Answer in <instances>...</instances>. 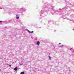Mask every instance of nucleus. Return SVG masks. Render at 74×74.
<instances>
[{
    "instance_id": "obj_1",
    "label": "nucleus",
    "mask_w": 74,
    "mask_h": 74,
    "mask_svg": "<svg viewBox=\"0 0 74 74\" xmlns=\"http://www.w3.org/2000/svg\"><path fill=\"white\" fill-rule=\"evenodd\" d=\"M55 7L54 6H52L51 7V6H47L46 5H44V10H42L41 11V15L42 14H44V12H46L47 14H48V12L49 11H51L50 12H51V13H55V12H60L62 11V9H59V10L56 9V10H54V11L53 10V8Z\"/></svg>"
},
{
    "instance_id": "obj_2",
    "label": "nucleus",
    "mask_w": 74,
    "mask_h": 74,
    "mask_svg": "<svg viewBox=\"0 0 74 74\" xmlns=\"http://www.w3.org/2000/svg\"><path fill=\"white\" fill-rule=\"evenodd\" d=\"M12 12H13V11H12V10L10 9L9 10V14H11V13H12Z\"/></svg>"
},
{
    "instance_id": "obj_3",
    "label": "nucleus",
    "mask_w": 74,
    "mask_h": 74,
    "mask_svg": "<svg viewBox=\"0 0 74 74\" xmlns=\"http://www.w3.org/2000/svg\"><path fill=\"white\" fill-rule=\"evenodd\" d=\"M27 30V31H28V32H29V33H33V32H34V31H32L31 32L28 29H26Z\"/></svg>"
},
{
    "instance_id": "obj_4",
    "label": "nucleus",
    "mask_w": 74,
    "mask_h": 74,
    "mask_svg": "<svg viewBox=\"0 0 74 74\" xmlns=\"http://www.w3.org/2000/svg\"><path fill=\"white\" fill-rule=\"evenodd\" d=\"M16 18L17 19H18L19 18V16L18 15H16Z\"/></svg>"
},
{
    "instance_id": "obj_5",
    "label": "nucleus",
    "mask_w": 74,
    "mask_h": 74,
    "mask_svg": "<svg viewBox=\"0 0 74 74\" xmlns=\"http://www.w3.org/2000/svg\"><path fill=\"white\" fill-rule=\"evenodd\" d=\"M40 41H38L36 43V44L38 45H40Z\"/></svg>"
},
{
    "instance_id": "obj_6",
    "label": "nucleus",
    "mask_w": 74,
    "mask_h": 74,
    "mask_svg": "<svg viewBox=\"0 0 74 74\" xmlns=\"http://www.w3.org/2000/svg\"><path fill=\"white\" fill-rule=\"evenodd\" d=\"M20 10L21 12H23V8L20 9Z\"/></svg>"
},
{
    "instance_id": "obj_7",
    "label": "nucleus",
    "mask_w": 74,
    "mask_h": 74,
    "mask_svg": "<svg viewBox=\"0 0 74 74\" xmlns=\"http://www.w3.org/2000/svg\"><path fill=\"white\" fill-rule=\"evenodd\" d=\"M17 67H16L14 69V70H15V71H17Z\"/></svg>"
},
{
    "instance_id": "obj_8",
    "label": "nucleus",
    "mask_w": 74,
    "mask_h": 74,
    "mask_svg": "<svg viewBox=\"0 0 74 74\" xmlns=\"http://www.w3.org/2000/svg\"><path fill=\"white\" fill-rule=\"evenodd\" d=\"M4 23H8V21H5L3 22Z\"/></svg>"
},
{
    "instance_id": "obj_9",
    "label": "nucleus",
    "mask_w": 74,
    "mask_h": 74,
    "mask_svg": "<svg viewBox=\"0 0 74 74\" xmlns=\"http://www.w3.org/2000/svg\"><path fill=\"white\" fill-rule=\"evenodd\" d=\"M21 74H25V72H22L21 73Z\"/></svg>"
},
{
    "instance_id": "obj_10",
    "label": "nucleus",
    "mask_w": 74,
    "mask_h": 74,
    "mask_svg": "<svg viewBox=\"0 0 74 74\" xmlns=\"http://www.w3.org/2000/svg\"><path fill=\"white\" fill-rule=\"evenodd\" d=\"M49 58L50 60H51V57L50 56H49Z\"/></svg>"
},
{
    "instance_id": "obj_11",
    "label": "nucleus",
    "mask_w": 74,
    "mask_h": 74,
    "mask_svg": "<svg viewBox=\"0 0 74 74\" xmlns=\"http://www.w3.org/2000/svg\"><path fill=\"white\" fill-rule=\"evenodd\" d=\"M25 11V9L24 8H23V11Z\"/></svg>"
},
{
    "instance_id": "obj_12",
    "label": "nucleus",
    "mask_w": 74,
    "mask_h": 74,
    "mask_svg": "<svg viewBox=\"0 0 74 74\" xmlns=\"http://www.w3.org/2000/svg\"><path fill=\"white\" fill-rule=\"evenodd\" d=\"M66 7H65L63 9V10H64V9H66Z\"/></svg>"
},
{
    "instance_id": "obj_13",
    "label": "nucleus",
    "mask_w": 74,
    "mask_h": 74,
    "mask_svg": "<svg viewBox=\"0 0 74 74\" xmlns=\"http://www.w3.org/2000/svg\"><path fill=\"white\" fill-rule=\"evenodd\" d=\"M2 23V21H0V23Z\"/></svg>"
},
{
    "instance_id": "obj_14",
    "label": "nucleus",
    "mask_w": 74,
    "mask_h": 74,
    "mask_svg": "<svg viewBox=\"0 0 74 74\" xmlns=\"http://www.w3.org/2000/svg\"><path fill=\"white\" fill-rule=\"evenodd\" d=\"M63 47V45L61 46H60V47Z\"/></svg>"
},
{
    "instance_id": "obj_15",
    "label": "nucleus",
    "mask_w": 74,
    "mask_h": 74,
    "mask_svg": "<svg viewBox=\"0 0 74 74\" xmlns=\"http://www.w3.org/2000/svg\"><path fill=\"white\" fill-rule=\"evenodd\" d=\"M9 66H10V67H11V65H9Z\"/></svg>"
},
{
    "instance_id": "obj_16",
    "label": "nucleus",
    "mask_w": 74,
    "mask_h": 74,
    "mask_svg": "<svg viewBox=\"0 0 74 74\" xmlns=\"http://www.w3.org/2000/svg\"><path fill=\"white\" fill-rule=\"evenodd\" d=\"M71 50H72V48H71V49H70V50H71Z\"/></svg>"
},
{
    "instance_id": "obj_17",
    "label": "nucleus",
    "mask_w": 74,
    "mask_h": 74,
    "mask_svg": "<svg viewBox=\"0 0 74 74\" xmlns=\"http://www.w3.org/2000/svg\"><path fill=\"white\" fill-rule=\"evenodd\" d=\"M20 65H22V64H20Z\"/></svg>"
},
{
    "instance_id": "obj_18",
    "label": "nucleus",
    "mask_w": 74,
    "mask_h": 74,
    "mask_svg": "<svg viewBox=\"0 0 74 74\" xmlns=\"http://www.w3.org/2000/svg\"><path fill=\"white\" fill-rule=\"evenodd\" d=\"M59 44H61V43H59Z\"/></svg>"
},
{
    "instance_id": "obj_19",
    "label": "nucleus",
    "mask_w": 74,
    "mask_h": 74,
    "mask_svg": "<svg viewBox=\"0 0 74 74\" xmlns=\"http://www.w3.org/2000/svg\"><path fill=\"white\" fill-rule=\"evenodd\" d=\"M73 30H74V29H73Z\"/></svg>"
}]
</instances>
